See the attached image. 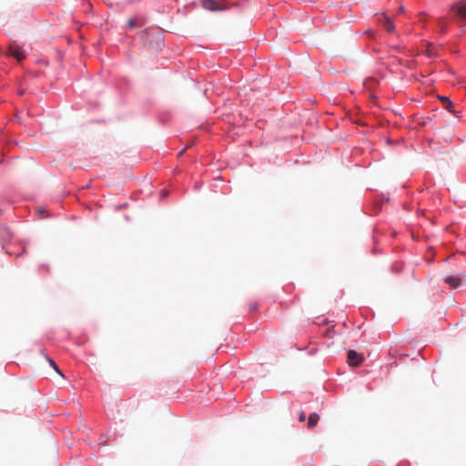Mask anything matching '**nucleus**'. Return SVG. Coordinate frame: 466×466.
Instances as JSON below:
<instances>
[{"label": "nucleus", "mask_w": 466, "mask_h": 466, "mask_svg": "<svg viewBox=\"0 0 466 466\" xmlns=\"http://www.w3.org/2000/svg\"><path fill=\"white\" fill-rule=\"evenodd\" d=\"M435 182L434 178L428 172L424 177V184L420 189L413 190L410 182H404L401 186V190L406 195V200L403 201V209L410 212L412 211L425 199H433L435 189L433 188Z\"/></svg>", "instance_id": "f257e3e1"}, {"label": "nucleus", "mask_w": 466, "mask_h": 466, "mask_svg": "<svg viewBox=\"0 0 466 466\" xmlns=\"http://www.w3.org/2000/svg\"><path fill=\"white\" fill-rule=\"evenodd\" d=\"M139 40L144 48L150 52H159L165 47V35L158 26L147 27L139 33Z\"/></svg>", "instance_id": "f03ea898"}, {"label": "nucleus", "mask_w": 466, "mask_h": 466, "mask_svg": "<svg viewBox=\"0 0 466 466\" xmlns=\"http://www.w3.org/2000/svg\"><path fill=\"white\" fill-rule=\"evenodd\" d=\"M434 116V115L421 116L418 123L422 128L423 135L421 144L423 148L425 150L429 148L433 152L437 150V142L434 140L433 137V136L435 135L434 126L436 124Z\"/></svg>", "instance_id": "7ed1b4c3"}, {"label": "nucleus", "mask_w": 466, "mask_h": 466, "mask_svg": "<svg viewBox=\"0 0 466 466\" xmlns=\"http://www.w3.org/2000/svg\"><path fill=\"white\" fill-rule=\"evenodd\" d=\"M390 200L389 195L370 189V196L367 198L368 205L364 208V213L369 216L378 215Z\"/></svg>", "instance_id": "20e7f679"}, {"label": "nucleus", "mask_w": 466, "mask_h": 466, "mask_svg": "<svg viewBox=\"0 0 466 466\" xmlns=\"http://www.w3.org/2000/svg\"><path fill=\"white\" fill-rule=\"evenodd\" d=\"M201 6L206 11L211 13L227 12L230 10V6L228 4L220 3L218 0H198L189 3L187 6Z\"/></svg>", "instance_id": "39448f33"}, {"label": "nucleus", "mask_w": 466, "mask_h": 466, "mask_svg": "<svg viewBox=\"0 0 466 466\" xmlns=\"http://www.w3.org/2000/svg\"><path fill=\"white\" fill-rule=\"evenodd\" d=\"M313 323L324 327L321 332L322 336L332 339L336 335L334 320H329L328 318L317 317Z\"/></svg>", "instance_id": "423d86ee"}, {"label": "nucleus", "mask_w": 466, "mask_h": 466, "mask_svg": "<svg viewBox=\"0 0 466 466\" xmlns=\"http://www.w3.org/2000/svg\"><path fill=\"white\" fill-rule=\"evenodd\" d=\"M411 237H412V239L413 240H421V239H424L425 242L428 244L427 246V248L429 250V254L428 255H425V259L429 262V263H431V262H434L435 261V257H436V249H435V247L433 244H431L430 243V238L425 235V233H421L420 232H412L411 233Z\"/></svg>", "instance_id": "0eeeda50"}, {"label": "nucleus", "mask_w": 466, "mask_h": 466, "mask_svg": "<svg viewBox=\"0 0 466 466\" xmlns=\"http://www.w3.org/2000/svg\"><path fill=\"white\" fill-rule=\"evenodd\" d=\"M365 360L362 352L355 350H347V363L350 367H360L364 363Z\"/></svg>", "instance_id": "6e6552de"}, {"label": "nucleus", "mask_w": 466, "mask_h": 466, "mask_svg": "<svg viewBox=\"0 0 466 466\" xmlns=\"http://www.w3.org/2000/svg\"><path fill=\"white\" fill-rule=\"evenodd\" d=\"M172 117H173V111L169 110V109H165V110H160L157 113V120L161 126L165 127L170 123Z\"/></svg>", "instance_id": "1a4fd4ad"}, {"label": "nucleus", "mask_w": 466, "mask_h": 466, "mask_svg": "<svg viewBox=\"0 0 466 466\" xmlns=\"http://www.w3.org/2000/svg\"><path fill=\"white\" fill-rule=\"evenodd\" d=\"M439 102L441 103L442 107L446 109L448 112L457 116L458 112L454 109V104L450 98L446 96L439 95Z\"/></svg>", "instance_id": "9d476101"}, {"label": "nucleus", "mask_w": 466, "mask_h": 466, "mask_svg": "<svg viewBox=\"0 0 466 466\" xmlns=\"http://www.w3.org/2000/svg\"><path fill=\"white\" fill-rule=\"evenodd\" d=\"M131 81L127 77H121L116 84L117 90L123 96L131 88Z\"/></svg>", "instance_id": "9b49d317"}, {"label": "nucleus", "mask_w": 466, "mask_h": 466, "mask_svg": "<svg viewBox=\"0 0 466 466\" xmlns=\"http://www.w3.org/2000/svg\"><path fill=\"white\" fill-rule=\"evenodd\" d=\"M249 0H229L227 4L230 6V9L236 8L239 12H243L248 6Z\"/></svg>", "instance_id": "f8f14e48"}, {"label": "nucleus", "mask_w": 466, "mask_h": 466, "mask_svg": "<svg viewBox=\"0 0 466 466\" xmlns=\"http://www.w3.org/2000/svg\"><path fill=\"white\" fill-rule=\"evenodd\" d=\"M319 420V415L316 411L311 412L307 420L308 429H313L314 427H316Z\"/></svg>", "instance_id": "ddd939ff"}, {"label": "nucleus", "mask_w": 466, "mask_h": 466, "mask_svg": "<svg viewBox=\"0 0 466 466\" xmlns=\"http://www.w3.org/2000/svg\"><path fill=\"white\" fill-rule=\"evenodd\" d=\"M144 25V23L137 22L136 18L131 17L127 20L126 25V29H135V28H140Z\"/></svg>", "instance_id": "4468645a"}, {"label": "nucleus", "mask_w": 466, "mask_h": 466, "mask_svg": "<svg viewBox=\"0 0 466 466\" xmlns=\"http://www.w3.org/2000/svg\"><path fill=\"white\" fill-rule=\"evenodd\" d=\"M35 213L40 219L54 217V214H52L50 212H46V209L44 207H38L35 210Z\"/></svg>", "instance_id": "2eb2a0df"}, {"label": "nucleus", "mask_w": 466, "mask_h": 466, "mask_svg": "<svg viewBox=\"0 0 466 466\" xmlns=\"http://www.w3.org/2000/svg\"><path fill=\"white\" fill-rule=\"evenodd\" d=\"M444 280L453 289L459 287L461 283V280L459 277H447Z\"/></svg>", "instance_id": "dca6fc26"}, {"label": "nucleus", "mask_w": 466, "mask_h": 466, "mask_svg": "<svg viewBox=\"0 0 466 466\" xmlns=\"http://www.w3.org/2000/svg\"><path fill=\"white\" fill-rule=\"evenodd\" d=\"M43 355L45 356V359L46 360V361L48 362V364L50 365V367L56 371L57 372L58 374H62L61 373V370L58 367V365L56 364V362L55 361V360H53L50 356L45 354L43 351H42Z\"/></svg>", "instance_id": "f3484780"}, {"label": "nucleus", "mask_w": 466, "mask_h": 466, "mask_svg": "<svg viewBox=\"0 0 466 466\" xmlns=\"http://www.w3.org/2000/svg\"><path fill=\"white\" fill-rule=\"evenodd\" d=\"M0 235L4 238H10V228L6 225H0Z\"/></svg>", "instance_id": "a211bd4d"}, {"label": "nucleus", "mask_w": 466, "mask_h": 466, "mask_svg": "<svg viewBox=\"0 0 466 466\" xmlns=\"http://www.w3.org/2000/svg\"><path fill=\"white\" fill-rule=\"evenodd\" d=\"M27 243L28 241H25V239L21 240L20 242V251L19 253L17 254V257H21L23 256L24 254L26 253V250H27Z\"/></svg>", "instance_id": "6ab92c4d"}, {"label": "nucleus", "mask_w": 466, "mask_h": 466, "mask_svg": "<svg viewBox=\"0 0 466 466\" xmlns=\"http://www.w3.org/2000/svg\"><path fill=\"white\" fill-rule=\"evenodd\" d=\"M299 350H308V355L314 356L319 351L318 348L314 347L309 350L308 347L299 348Z\"/></svg>", "instance_id": "aec40b11"}, {"label": "nucleus", "mask_w": 466, "mask_h": 466, "mask_svg": "<svg viewBox=\"0 0 466 466\" xmlns=\"http://www.w3.org/2000/svg\"><path fill=\"white\" fill-rule=\"evenodd\" d=\"M457 14L461 18H466V5H462L457 7Z\"/></svg>", "instance_id": "412c9836"}, {"label": "nucleus", "mask_w": 466, "mask_h": 466, "mask_svg": "<svg viewBox=\"0 0 466 466\" xmlns=\"http://www.w3.org/2000/svg\"><path fill=\"white\" fill-rule=\"evenodd\" d=\"M127 207H128V203L127 202H123V203L115 205L114 206V210L115 211H121L123 209H126Z\"/></svg>", "instance_id": "4be33fe9"}, {"label": "nucleus", "mask_w": 466, "mask_h": 466, "mask_svg": "<svg viewBox=\"0 0 466 466\" xmlns=\"http://www.w3.org/2000/svg\"><path fill=\"white\" fill-rule=\"evenodd\" d=\"M386 29L389 33H394L395 32V25L391 21H389L386 25Z\"/></svg>", "instance_id": "5701e85b"}, {"label": "nucleus", "mask_w": 466, "mask_h": 466, "mask_svg": "<svg viewBox=\"0 0 466 466\" xmlns=\"http://www.w3.org/2000/svg\"><path fill=\"white\" fill-rule=\"evenodd\" d=\"M386 144L389 146V147H395L396 145L399 144V142L395 139H392L390 137H387L386 138Z\"/></svg>", "instance_id": "b1692460"}, {"label": "nucleus", "mask_w": 466, "mask_h": 466, "mask_svg": "<svg viewBox=\"0 0 466 466\" xmlns=\"http://www.w3.org/2000/svg\"><path fill=\"white\" fill-rule=\"evenodd\" d=\"M42 270H46V272H49V267L47 264H41L38 268V271L41 273Z\"/></svg>", "instance_id": "393cba45"}, {"label": "nucleus", "mask_w": 466, "mask_h": 466, "mask_svg": "<svg viewBox=\"0 0 466 466\" xmlns=\"http://www.w3.org/2000/svg\"><path fill=\"white\" fill-rule=\"evenodd\" d=\"M306 420H307V415H306V413H305L304 411H300V412L299 413V421H301V422H303V421H305Z\"/></svg>", "instance_id": "a878e982"}, {"label": "nucleus", "mask_w": 466, "mask_h": 466, "mask_svg": "<svg viewBox=\"0 0 466 466\" xmlns=\"http://www.w3.org/2000/svg\"><path fill=\"white\" fill-rule=\"evenodd\" d=\"M391 270L394 272V273H400L401 270H402V267L401 266H395L393 265L391 267Z\"/></svg>", "instance_id": "bb28decb"}, {"label": "nucleus", "mask_w": 466, "mask_h": 466, "mask_svg": "<svg viewBox=\"0 0 466 466\" xmlns=\"http://www.w3.org/2000/svg\"><path fill=\"white\" fill-rule=\"evenodd\" d=\"M258 304L254 303V304H251L248 308V311H256L258 310Z\"/></svg>", "instance_id": "cd10ccee"}, {"label": "nucleus", "mask_w": 466, "mask_h": 466, "mask_svg": "<svg viewBox=\"0 0 466 466\" xmlns=\"http://www.w3.org/2000/svg\"><path fill=\"white\" fill-rule=\"evenodd\" d=\"M396 466H410V463L407 461L399 462Z\"/></svg>", "instance_id": "c85d7f7f"}, {"label": "nucleus", "mask_w": 466, "mask_h": 466, "mask_svg": "<svg viewBox=\"0 0 466 466\" xmlns=\"http://www.w3.org/2000/svg\"><path fill=\"white\" fill-rule=\"evenodd\" d=\"M201 187H202V184H196L195 187H194V189L195 190H199Z\"/></svg>", "instance_id": "c756f323"}, {"label": "nucleus", "mask_w": 466, "mask_h": 466, "mask_svg": "<svg viewBox=\"0 0 466 466\" xmlns=\"http://www.w3.org/2000/svg\"><path fill=\"white\" fill-rule=\"evenodd\" d=\"M124 219H125L126 221H130V220H131V218H130V216H129V215L126 214V215H124Z\"/></svg>", "instance_id": "7c9ffc66"}, {"label": "nucleus", "mask_w": 466, "mask_h": 466, "mask_svg": "<svg viewBox=\"0 0 466 466\" xmlns=\"http://www.w3.org/2000/svg\"><path fill=\"white\" fill-rule=\"evenodd\" d=\"M424 350H419V353L421 355V357H422L423 359H425Z\"/></svg>", "instance_id": "2f4dec72"}, {"label": "nucleus", "mask_w": 466, "mask_h": 466, "mask_svg": "<svg viewBox=\"0 0 466 466\" xmlns=\"http://www.w3.org/2000/svg\"><path fill=\"white\" fill-rule=\"evenodd\" d=\"M106 5L109 8H113L114 7V4L113 3H107Z\"/></svg>", "instance_id": "473e14b6"}, {"label": "nucleus", "mask_w": 466, "mask_h": 466, "mask_svg": "<svg viewBox=\"0 0 466 466\" xmlns=\"http://www.w3.org/2000/svg\"><path fill=\"white\" fill-rule=\"evenodd\" d=\"M96 123H104L105 120L104 119H96L95 120Z\"/></svg>", "instance_id": "72a5a7b5"}, {"label": "nucleus", "mask_w": 466, "mask_h": 466, "mask_svg": "<svg viewBox=\"0 0 466 466\" xmlns=\"http://www.w3.org/2000/svg\"><path fill=\"white\" fill-rule=\"evenodd\" d=\"M377 252H378V249H376V248H374V249H372V250H371V253H372L373 255L377 254Z\"/></svg>", "instance_id": "f704fd0d"}, {"label": "nucleus", "mask_w": 466, "mask_h": 466, "mask_svg": "<svg viewBox=\"0 0 466 466\" xmlns=\"http://www.w3.org/2000/svg\"><path fill=\"white\" fill-rule=\"evenodd\" d=\"M5 253L8 254V255H12L13 254V252L9 251L8 249L5 250Z\"/></svg>", "instance_id": "c9c22d12"}, {"label": "nucleus", "mask_w": 466, "mask_h": 466, "mask_svg": "<svg viewBox=\"0 0 466 466\" xmlns=\"http://www.w3.org/2000/svg\"><path fill=\"white\" fill-rule=\"evenodd\" d=\"M431 378H432V381L435 383V380H434V370L431 373Z\"/></svg>", "instance_id": "e433bc0d"}, {"label": "nucleus", "mask_w": 466, "mask_h": 466, "mask_svg": "<svg viewBox=\"0 0 466 466\" xmlns=\"http://www.w3.org/2000/svg\"><path fill=\"white\" fill-rule=\"evenodd\" d=\"M103 438L104 436H100V444L103 443Z\"/></svg>", "instance_id": "4c0bfd02"}, {"label": "nucleus", "mask_w": 466, "mask_h": 466, "mask_svg": "<svg viewBox=\"0 0 466 466\" xmlns=\"http://www.w3.org/2000/svg\"><path fill=\"white\" fill-rule=\"evenodd\" d=\"M161 198H164V191H161Z\"/></svg>", "instance_id": "58836bf2"}]
</instances>
